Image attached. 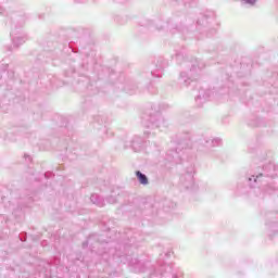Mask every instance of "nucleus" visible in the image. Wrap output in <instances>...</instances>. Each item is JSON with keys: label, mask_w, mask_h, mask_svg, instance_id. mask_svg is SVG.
<instances>
[{"label": "nucleus", "mask_w": 278, "mask_h": 278, "mask_svg": "<svg viewBox=\"0 0 278 278\" xmlns=\"http://www.w3.org/2000/svg\"><path fill=\"white\" fill-rule=\"evenodd\" d=\"M136 175L140 181V184H142L143 186H147V184H149V179L147 178V176L144 174L137 172Z\"/></svg>", "instance_id": "1"}, {"label": "nucleus", "mask_w": 278, "mask_h": 278, "mask_svg": "<svg viewBox=\"0 0 278 278\" xmlns=\"http://www.w3.org/2000/svg\"><path fill=\"white\" fill-rule=\"evenodd\" d=\"M247 1L248 3H250L251 5H254L255 4V0H244Z\"/></svg>", "instance_id": "2"}]
</instances>
